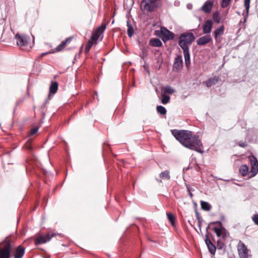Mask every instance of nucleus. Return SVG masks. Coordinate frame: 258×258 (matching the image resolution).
<instances>
[{"instance_id": "35", "label": "nucleus", "mask_w": 258, "mask_h": 258, "mask_svg": "<svg viewBox=\"0 0 258 258\" xmlns=\"http://www.w3.org/2000/svg\"><path fill=\"white\" fill-rule=\"evenodd\" d=\"M225 246V244L223 242L220 240H218L217 244V247L218 249H222Z\"/></svg>"}, {"instance_id": "24", "label": "nucleus", "mask_w": 258, "mask_h": 258, "mask_svg": "<svg viewBox=\"0 0 258 258\" xmlns=\"http://www.w3.org/2000/svg\"><path fill=\"white\" fill-rule=\"evenodd\" d=\"M201 206L202 210L205 211H209L212 208L211 205L207 202L201 201Z\"/></svg>"}, {"instance_id": "42", "label": "nucleus", "mask_w": 258, "mask_h": 258, "mask_svg": "<svg viewBox=\"0 0 258 258\" xmlns=\"http://www.w3.org/2000/svg\"><path fill=\"white\" fill-rule=\"evenodd\" d=\"M25 148L27 150H31V146L30 145V143H27L26 145H25Z\"/></svg>"}, {"instance_id": "4", "label": "nucleus", "mask_w": 258, "mask_h": 258, "mask_svg": "<svg viewBox=\"0 0 258 258\" xmlns=\"http://www.w3.org/2000/svg\"><path fill=\"white\" fill-rule=\"evenodd\" d=\"M3 247L0 248V258H10L12 246L10 240L5 239Z\"/></svg>"}, {"instance_id": "17", "label": "nucleus", "mask_w": 258, "mask_h": 258, "mask_svg": "<svg viewBox=\"0 0 258 258\" xmlns=\"http://www.w3.org/2000/svg\"><path fill=\"white\" fill-rule=\"evenodd\" d=\"M213 6V2L211 0H208L205 2L201 8V10L206 13H209L211 12Z\"/></svg>"}, {"instance_id": "21", "label": "nucleus", "mask_w": 258, "mask_h": 258, "mask_svg": "<svg viewBox=\"0 0 258 258\" xmlns=\"http://www.w3.org/2000/svg\"><path fill=\"white\" fill-rule=\"evenodd\" d=\"M149 44L153 47H160L162 46V42L158 38H153L150 40Z\"/></svg>"}, {"instance_id": "12", "label": "nucleus", "mask_w": 258, "mask_h": 258, "mask_svg": "<svg viewBox=\"0 0 258 258\" xmlns=\"http://www.w3.org/2000/svg\"><path fill=\"white\" fill-rule=\"evenodd\" d=\"M106 24H102L98 27L92 35V39L97 40L100 35L103 33L106 29Z\"/></svg>"}, {"instance_id": "29", "label": "nucleus", "mask_w": 258, "mask_h": 258, "mask_svg": "<svg viewBox=\"0 0 258 258\" xmlns=\"http://www.w3.org/2000/svg\"><path fill=\"white\" fill-rule=\"evenodd\" d=\"M160 177L163 179L169 180L170 178L169 171L166 170L160 173Z\"/></svg>"}, {"instance_id": "15", "label": "nucleus", "mask_w": 258, "mask_h": 258, "mask_svg": "<svg viewBox=\"0 0 258 258\" xmlns=\"http://www.w3.org/2000/svg\"><path fill=\"white\" fill-rule=\"evenodd\" d=\"M212 39L210 35H206L201 37L197 40V43L198 45H205L210 43Z\"/></svg>"}, {"instance_id": "9", "label": "nucleus", "mask_w": 258, "mask_h": 258, "mask_svg": "<svg viewBox=\"0 0 258 258\" xmlns=\"http://www.w3.org/2000/svg\"><path fill=\"white\" fill-rule=\"evenodd\" d=\"M183 67V60L181 54L178 55L175 58L173 65V70L174 71H178L180 70Z\"/></svg>"}, {"instance_id": "32", "label": "nucleus", "mask_w": 258, "mask_h": 258, "mask_svg": "<svg viewBox=\"0 0 258 258\" xmlns=\"http://www.w3.org/2000/svg\"><path fill=\"white\" fill-rule=\"evenodd\" d=\"M167 216L168 220L170 221L172 225L174 224V222L175 220V218L174 216L170 213H167Z\"/></svg>"}, {"instance_id": "11", "label": "nucleus", "mask_w": 258, "mask_h": 258, "mask_svg": "<svg viewBox=\"0 0 258 258\" xmlns=\"http://www.w3.org/2000/svg\"><path fill=\"white\" fill-rule=\"evenodd\" d=\"M106 24H102L98 27L92 35V39L97 40L100 35L103 33L106 29Z\"/></svg>"}, {"instance_id": "38", "label": "nucleus", "mask_w": 258, "mask_h": 258, "mask_svg": "<svg viewBox=\"0 0 258 258\" xmlns=\"http://www.w3.org/2000/svg\"><path fill=\"white\" fill-rule=\"evenodd\" d=\"M38 128L37 127H34L32 128L31 130V132H30L31 135H33L35 134L38 132Z\"/></svg>"}, {"instance_id": "18", "label": "nucleus", "mask_w": 258, "mask_h": 258, "mask_svg": "<svg viewBox=\"0 0 258 258\" xmlns=\"http://www.w3.org/2000/svg\"><path fill=\"white\" fill-rule=\"evenodd\" d=\"M72 39V37H68L64 40L62 41L60 44L56 47V50L57 51H60L62 50L68 44H69L71 42Z\"/></svg>"}, {"instance_id": "3", "label": "nucleus", "mask_w": 258, "mask_h": 258, "mask_svg": "<svg viewBox=\"0 0 258 258\" xmlns=\"http://www.w3.org/2000/svg\"><path fill=\"white\" fill-rule=\"evenodd\" d=\"M15 38L17 40V45L22 49H23L24 47L28 46L30 44V37L25 34L17 33Z\"/></svg>"}, {"instance_id": "23", "label": "nucleus", "mask_w": 258, "mask_h": 258, "mask_svg": "<svg viewBox=\"0 0 258 258\" xmlns=\"http://www.w3.org/2000/svg\"><path fill=\"white\" fill-rule=\"evenodd\" d=\"M213 230L218 237L221 236L224 233H225V229L223 227L219 228L218 227H215L213 228Z\"/></svg>"}, {"instance_id": "19", "label": "nucleus", "mask_w": 258, "mask_h": 258, "mask_svg": "<svg viewBox=\"0 0 258 258\" xmlns=\"http://www.w3.org/2000/svg\"><path fill=\"white\" fill-rule=\"evenodd\" d=\"M220 80V78L218 76H214L209 79L205 82V85L207 87H210L213 85H216Z\"/></svg>"}, {"instance_id": "27", "label": "nucleus", "mask_w": 258, "mask_h": 258, "mask_svg": "<svg viewBox=\"0 0 258 258\" xmlns=\"http://www.w3.org/2000/svg\"><path fill=\"white\" fill-rule=\"evenodd\" d=\"M248 171V167L245 165H242L239 168V173L242 176L246 175Z\"/></svg>"}, {"instance_id": "2", "label": "nucleus", "mask_w": 258, "mask_h": 258, "mask_svg": "<svg viewBox=\"0 0 258 258\" xmlns=\"http://www.w3.org/2000/svg\"><path fill=\"white\" fill-rule=\"evenodd\" d=\"M195 39V37L192 33H184L180 35L178 44L183 50H189V46Z\"/></svg>"}, {"instance_id": "31", "label": "nucleus", "mask_w": 258, "mask_h": 258, "mask_svg": "<svg viewBox=\"0 0 258 258\" xmlns=\"http://www.w3.org/2000/svg\"><path fill=\"white\" fill-rule=\"evenodd\" d=\"M157 111L158 113L162 115H165L167 112L166 108L161 105L157 106Z\"/></svg>"}, {"instance_id": "41", "label": "nucleus", "mask_w": 258, "mask_h": 258, "mask_svg": "<svg viewBox=\"0 0 258 258\" xmlns=\"http://www.w3.org/2000/svg\"><path fill=\"white\" fill-rule=\"evenodd\" d=\"M96 41V40H95V39H92V37H91L90 40H89V41L88 42V43L87 44H90V46H92V45H93L94 42H95Z\"/></svg>"}, {"instance_id": "16", "label": "nucleus", "mask_w": 258, "mask_h": 258, "mask_svg": "<svg viewBox=\"0 0 258 258\" xmlns=\"http://www.w3.org/2000/svg\"><path fill=\"white\" fill-rule=\"evenodd\" d=\"M212 26V21L210 19L206 20L203 26V33L204 34H209L211 32Z\"/></svg>"}, {"instance_id": "43", "label": "nucleus", "mask_w": 258, "mask_h": 258, "mask_svg": "<svg viewBox=\"0 0 258 258\" xmlns=\"http://www.w3.org/2000/svg\"><path fill=\"white\" fill-rule=\"evenodd\" d=\"M197 219L198 220V222H199V226L200 227H201V221L200 220V216L198 214V213H197Z\"/></svg>"}, {"instance_id": "26", "label": "nucleus", "mask_w": 258, "mask_h": 258, "mask_svg": "<svg viewBox=\"0 0 258 258\" xmlns=\"http://www.w3.org/2000/svg\"><path fill=\"white\" fill-rule=\"evenodd\" d=\"M175 92V90L169 86H165L162 90V93L172 94Z\"/></svg>"}, {"instance_id": "13", "label": "nucleus", "mask_w": 258, "mask_h": 258, "mask_svg": "<svg viewBox=\"0 0 258 258\" xmlns=\"http://www.w3.org/2000/svg\"><path fill=\"white\" fill-rule=\"evenodd\" d=\"M205 241L210 253L212 255H214L215 254L216 247L209 239L208 234L205 235Z\"/></svg>"}, {"instance_id": "8", "label": "nucleus", "mask_w": 258, "mask_h": 258, "mask_svg": "<svg viewBox=\"0 0 258 258\" xmlns=\"http://www.w3.org/2000/svg\"><path fill=\"white\" fill-rule=\"evenodd\" d=\"M158 33L159 36L164 37L166 40L173 39L174 38V34L165 27H161Z\"/></svg>"}, {"instance_id": "6", "label": "nucleus", "mask_w": 258, "mask_h": 258, "mask_svg": "<svg viewBox=\"0 0 258 258\" xmlns=\"http://www.w3.org/2000/svg\"><path fill=\"white\" fill-rule=\"evenodd\" d=\"M237 250L240 258H249L248 249L244 243L240 241L237 245Z\"/></svg>"}, {"instance_id": "14", "label": "nucleus", "mask_w": 258, "mask_h": 258, "mask_svg": "<svg viewBox=\"0 0 258 258\" xmlns=\"http://www.w3.org/2000/svg\"><path fill=\"white\" fill-rule=\"evenodd\" d=\"M25 251V248L21 245H19L13 251V256L14 258H22L24 255Z\"/></svg>"}, {"instance_id": "10", "label": "nucleus", "mask_w": 258, "mask_h": 258, "mask_svg": "<svg viewBox=\"0 0 258 258\" xmlns=\"http://www.w3.org/2000/svg\"><path fill=\"white\" fill-rule=\"evenodd\" d=\"M249 158L251 163L252 176H254L258 171V161L253 156H249Z\"/></svg>"}, {"instance_id": "7", "label": "nucleus", "mask_w": 258, "mask_h": 258, "mask_svg": "<svg viewBox=\"0 0 258 258\" xmlns=\"http://www.w3.org/2000/svg\"><path fill=\"white\" fill-rule=\"evenodd\" d=\"M141 7L143 11L152 12L155 8V2L143 0L141 4Z\"/></svg>"}, {"instance_id": "34", "label": "nucleus", "mask_w": 258, "mask_h": 258, "mask_svg": "<svg viewBox=\"0 0 258 258\" xmlns=\"http://www.w3.org/2000/svg\"><path fill=\"white\" fill-rule=\"evenodd\" d=\"M250 0H244V6L245 8L246 13L248 14L250 7Z\"/></svg>"}, {"instance_id": "45", "label": "nucleus", "mask_w": 258, "mask_h": 258, "mask_svg": "<svg viewBox=\"0 0 258 258\" xmlns=\"http://www.w3.org/2000/svg\"><path fill=\"white\" fill-rule=\"evenodd\" d=\"M157 180L158 182H162V181H161V180H158V179H157Z\"/></svg>"}, {"instance_id": "1", "label": "nucleus", "mask_w": 258, "mask_h": 258, "mask_svg": "<svg viewBox=\"0 0 258 258\" xmlns=\"http://www.w3.org/2000/svg\"><path fill=\"white\" fill-rule=\"evenodd\" d=\"M172 135L183 146L197 152L203 153V146L199 136L192 135V132L186 130H173Z\"/></svg>"}, {"instance_id": "25", "label": "nucleus", "mask_w": 258, "mask_h": 258, "mask_svg": "<svg viewBox=\"0 0 258 258\" xmlns=\"http://www.w3.org/2000/svg\"><path fill=\"white\" fill-rule=\"evenodd\" d=\"M58 89V84L57 82H52L49 87V93L55 94Z\"/></svg>"}, {"instance_id": "30", "label": "nucleus", "mask_w": 258, "mask_h": 258, "mask_svg": "<svg viewBox=\"0 0 258 258\" xmlns=\"http://www.w3.org/2000/svg\"><path fill=\"white\" fill-rule=\"evenodd\" d=\"M127 35L130 37H131L134 33V29L133 28V27L132 26L130 23L127 21Z\"/></svg>"}, {"instance_id": "5", "label": "nucleus", "mask_w": 258, "mask_h": 258, "mask_svg": "<svg viewBox=\"0 0 258 258\" xmlns=\"http://www.w3.org/2000/svg\"><path fill=\"white\" fill-rule=\"evenodd\" d=\"M56 233H47L45 235H39L35 240V243L36 245H38L41 243H45L50 240L52 237L55 236Z\"/></svg>"}, {"instance_id": "39", "label": "nucleus", "mask_w": 258, "mask_h": 258, "mask_svg": "<svg viewBox=\"0 0 258 258\" xmlns=\"http://www.w3.org/2000/svg\"><path fill=\"white\" fill-rule=\"evenodd\" d=\"M92 47L90 45V44H86L85 48V52L86 53H87L89 52L91 48Z\"/></svg>"}, {"instance_id": "40", "label": "nucleus", "mask_w": 258, "mask_h": 258, "mask_svg": "<svg viewBox=\"0 0 258 258\" xmlns=\"http://www.w3.org/2000/svg\"><path fill=\"white\" fill-rule=\"evenodd\" d=\"M50 52H43V53H42L39 56L37 57V58H36V60H39V59H40L42 57H43L44 56L50 53Z\"/></svg>"}, {"instance_id": "44", "label": "nucleus", "mask_w": 258, "mask_h": 258, "mask_svg": "<svg viewBox=\"0 0 258 258\" xmlns=\"http://www.w3.org/2000/svg\"><path fill=\"white\" fill-rule=\"evenodd\" d=\"M239 146L241 147H245L246 146V144L244 143L241 142L239 143Z\"/></svg>"}, {"instance_id": "36", "label": "nucleus", "mask_w": 258, "mask_h": 258, "mask_svg": "<svg viewBox=\"0 0 258 258\" xmlns=\"http://www.w3.org/2000/svg\"><path fill=\"white\" fill-rule=\"evenodd\" d=\"M230 1L231 0H222L221 7L223 8H226L229 4Z\"/></svg>"}, {"instance_id": "28", "label": "nucleus", "mask_w": 258, "mask_h": 258, "mask_svg": "<svg viewBox=\"0 0 258 258\" xmlns=\"http://www.w3.org/2000/svg\"><path fill=\"white\" fill-rule=\"evenodd\" d=\"M161 103L163 104H166L169 102L170 97L169 96L166 95L165 93L161 94Z\"/></svg>"}, {"instance_id": "20", "label": "nucleus", "mask_w": 258, "mask_h": 258, "mask_svg": "<svg viewBox=\"0 0 258 258\" xmlns=\"http://www.w3.org/2000/svg\"><path fill=\"white\" fill-rule=\"evenodd\" d=\"M225 28L223 25L221 26L219 28L216 29L214 32V36L216 40L218 37L223 35L224 32Z\"/></svg>"}, {"instance_id": "22", "label": "nucleus", "mask_w": 258, "mask_h": 258, "mask_svg": "<svg viewBox=\"0 0 258 258\" xmlns=\"http://www.w3.org/2000/svg\"><path fill=\"white\" fill-rule=\"evenodd\" d=\"M183 51L185 65L187 68H188L190 64V54L189 50H183Z\"/></svg>"}, {"instance_id": "37", "label": "nucleus", "mask_w": 258, "mask_h": 258, "mask_svg": "<svg viewBox=\"0 0 258 258\" xmlns=\"http://www.w3.org/2000/svg\"><path fill=\"white\" fill-rule=\"evenodd\" d=\"M252 219L254 224L258 226V214L254 215Z\"/></svg>"}, {"instance_id": "33", "label": "nucleus", "mask_w": 258, "mask_h": 258, "mask_svg": "<svg viewBox=\"0 0 258 258\" xmlns=\"http://www.w3.org/2000/svg\"><path fill=\"white\" fill-rule=\"evenodd\" d=\"M213 18L215 22L217 23H219L220 22L221 19L218 12H215L213 14Z\"/></svg>"}]
</instances>
